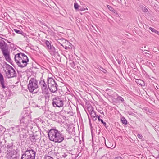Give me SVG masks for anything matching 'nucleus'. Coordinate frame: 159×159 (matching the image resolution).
I'll return each instance as SVG.
<instances>
[{
    "label": "nucleus",
    "mask_w": 159,
    "mask_h": 159,
    "mask_svg": "<svg viewBox=\"0 0 159 159\" xmlns=\"http://www.w3.org/2000/svg\"><path fill=\"white\" fill-rule=\"evenodd\" d=\"M140 7L141 9H142V10L143 12H147L148 11V10L146 7H144L142 6L141 7L140 6Z\"/></svg>",
    "instance_id": "393cba45"
},
{
    "label": "nucleus",
    "mask_w": 159,
    "mask_h": 159,
    "mask_svg": "<svg viewBox=\"0 0 159 159\" xmlns=\"http://www.w3.org/2000/svg\"><path fill=\"white\" fill-rule=\"evenodd\" d=\"M139 134H137V136H138V138H139Z\"/></svg>",
    "instance_id": "3c124183"
},
{
    "label": "nucleus",
    "mask_w": 159,
    "mask_h": 159,
    "mask_svg": "<svg viewBox=\"0 0 159 159\" xmlns=\"http://www.w3.org/2000/svg\"><path fill=\"white\" fill-rule=\"evenodd\" d=\"M102 69H101V70L104 73H106V72L107 71L106 70H105L104 69H103L102 68H101Z\"/></svg>",
    "instance_id": "e433bc0d"
},
{
    "label": "nucleus",
    "mask_w": 159,
    "mask_h": 159,
    "mask_svg": "<svg viewBox=\"0 0 159 159\" xmlns=\"http://www.w3.org/2000/svg\"><path fill=\"white\" fill-rule=\"evenodd\" d=\"M0 48L2 52L8 50L7 43L2 40H1L0 41Z\"/></svg>",
    "instance_id": "f8f14e48"
},
{
    "label": "nucleus",
    "mask_w": 159,
    "mask_h": 159,
    "mask_svg": "<svg viewBox=\"0 0 159 159\" xmlns=\"http://www.w3.org/2000/svg\"><path fill=\"white\" fill-rule=\"evenodd\" d=\"M28 87L30 92L33 93H36L38 88V81L34 78L31 79L29 81Z\"/></svg>",
    "instance_id": "7ed1b4c3"
},
{
    "label": "nucleus",
    "mask_w": 159,
    "mask_h": 159,
    "mask_svg": "<svg viewBox=\"0 0 159 159\" xmlns=\"http://www.w3.org/2000/svg\"><path fill=\"white\" fill-rule=\"evenodd\" d=\"M80 6L77 3H75L74 4V7L75 9H77Z\"/></svg>",
    "instance_id": "7c9ffc66"
},
{
    "label": "nucleus",
    "mask_w": 159,
    "mask_h": 159,
    "mask_svg": "<svg viewBox=\"0 0 159 159\" xmlns=\"http://www.w3.org/2000/svg\"><path fill=\"white\" fill-rule=\"evenodd\" d=\"M142 62V61L141 60L140 61V63H141Z\"/></svg>",
    "instance_id": "864d4df0"
},
{
    "label": "nucleus",
    "mask_w": 159,
    "mask_h": 159,
    "mask_svg": "<svg viewBox=\"0 0 159 159\" xmlns=\"http://www.w3.org/2000/svg\"><path fill=\"white\" fill-rule=\"evenodd\" d=\"M45 44L47 47V48L48 50L50 48H51L52 46L48 41H46L45 42Z\"/></svg>",
    "instance_id": "aec40b11"
},
{
    "label": "nucleus",
    "mask_w": 159,
    "mask_h": 159,
    "mask_svg": "<svg viewBox=\"0 0 159 159\" xmlns=\"http://www.w3.org/2000/svg\"><path fill=\"white\" fill-rule=\"evenodd\" d=\"M9 159H18V158L16 156H11Z\"/></svg>",
    "instance_id": "f704fd0d"
},
{
    "label": "nucleus",
    "mask_w": 159,
    "mask_h": 159,
    "mask_svg": "<svg viewBox=\"0 0 159 159\" xmlns=\"http://www.w3.org/2000/svg\"><path fill=\"white\" fill-rule=\"evenodd\" d=\"M144 48H146V46H144Z\"/></svg>",
    "instance_id": "6e6d98bb"
},
{
    "label": "nucleus",
    "mask_w": 159,
    "mask_h": 159,
    "mask_svg": "<svg viewBox=\"0 0 159 159\" xmlns=\"http://www.w3.org/2000/svg\"><path fill=\"white\" fill-rule=\"evenodd\" d=\"M114 159H123L120 157H115Z\"/></svg>",
    "instance_id": "58836bf2"
},
{
    "label": "nucleus",
    "mask_w": 159,
    "mask_h": 159,
    "mask_svg": "<svg viewBox=\"0 0 159 159\" xmlns=\"http://www.w3.org/2000/svg\"><path fill=\"white\" fill-rule=\"evenodd\" d=\"M9 151V155L11 157V156H16V155L17 152L15 150H10Z\"/></svg>",
    "instance_id": "dca6fc26"
},
{
    "label": "nucleus",
    "mask_w": 159,
    "mask_h": 159,
    "mask_svg": "<svg viewBox=\"0 0 159 159\" xmlns=\"http://www.w3.org/2000/svg\"><path fill=\"white\" fill-rule=\"evenodd\" d=\"M48 50L50 52V53L52 54H54L56 52L55 49V47L53 46L51 47V48H50Z\"/></svg>",
    "instance_id": "f3484780"
},
{
    "label": "nucleus",
    "mask_w": 159,
    "mask_h": 159,
    "mask_svg": "<svg viewBox=\"0 0 159 159\" xmlns=\"http://www.w3.org/2000/svg\"><path fill=\"white\" fill-rule=\"evenodd\" d=\"M38 120L39 121H40V122L42 121V120L41 118H39L38 119Z\"/></svg>",
    "instance_id": "8fccbe9b"
},
{
    "label": "nucleus",
    "mask_w": 159,
    "mask_h": 159,
    "mask_svg": "<svg viewBox=\"0 0 159 159\" xmlns=\"http://www.w3.org/2000/svg\"><path fill=\"white\" fill-rule=\"evenodd\" d=\"M29 61V60L28 59L24 60L23 59V60L20 61V64L17 65L20 67L23 68L27 66Z\"/></svg>",
    "instance_id": "ddd939ff"
},
{
    "label": "nucleus",
    "mask_w": 159,
    "mask_h": 159,
    "mask_svg": "<svg viewBox=\"0 0 159 159\" xmlns=\"http://www.w3.org/2000/svg\"><path fill=\"white\" fill-rule=\"evenodd\" d=\"M66 49H67L68 48H69V47L67 46L65 44H61Z\"/></svg>",
    "instance_id": "2f4dec72"
},
{
    "label": "nucleus",
    "mask_w": 159,
    "mask_h": 159,
    "mask_svg": "<svg viewBox=\"0 0 159 159\" xmlns=\"http://www.w3.org/2000/svg\"><path fill=\"white\" fill-rule=\"evenodd\" d=\"M31 115L30 112H25L19 119L20 125L14 127L13 129L19 130L20 127H25V128H27L29 127L30 122H31Z\"/></svg>",
    "instance_id": "f03ea898"
},
{
    "label": "nucleus",
    "mask_w": 159,
    "mask_h": 159,
    "mask_svg": "<svg viewBox=\"0 0 159 159\" xmlns=\"http://www.w3.org/2000/svg\"><path fill=\"white\" fill-rule=\"evenodd\" d=\"M149 30H151L152 32H154L157 34H159V32L156 30L155 29L152 28L151 27H149Z\"/></svg>",
    "instance_id": "5701e85b"
},
{
    "label": "nucleus",
    "mask_w": 159,
    "mask_h": 159,
    "mask_svg": "<svg viewBox=\"0 0 159 159\" xmlns=\"http://www.w3.org/2000/svg\"><path fill=\"white\" fill-rule=\"evenodd\" d=\"M39 139L38 136L37 135H33V136L30 137V139L33 142H36V140Z\"/></svg>",
    "instance_id": "2eb2a0df"
},
{
    "label": "nucleus",
    "mask_w": 159,
    "mask_h": 159,
    "mask_svg": "<svg viewBox=\"0 0 159 159\" xmlns=\"http://www.w3.org/2000/svg\"><path fill=\"white\" fill-rule=\"evenodd\" d=\"M90 115H91L92 118L93 120H97V116L98 115H96L95 111Z\"/></svg>",
    "instance_id": "6ab92c4d"
},
{
    "label": "nucleus",
    "mask_w": 159,
    "mask_h": 159,
    "mask_svg": "<svg viewBox=\"0 0 159 159\" xmlns=\"http://www.w3.org/2000/svg\"><path fill=\"white\" fill-rule=\"evenodd\" d=\"M103 124V125L106 127V123L105 122H104L103 121L102 122Z\"/></svg>",
    "instance_id": "79ce46f5"
},
{
    "label": "nucleus",
    "mask_w": 159,
    "mask_h": 159,
    "mask_svg": "<svg viewBox=\"0 0 159 159\" xmlns=\"http://www.w3.org/2000/svg\"><path fill=\"white\" fill-rule=\"evenodd\" d=\"M107 7L111 11H113L114 9L111 6L109 5H107Z\"/></svg>",
    "instance_id": "c85d7f7f"
},
{
    "label": "nucleus",
    "mask_w": 159,
    "mask_h": 159,
    "mask_svg": "<svg viewBox=\"0 0 159 159\" xmlns=\"http://www.w3.org/2000/svg\"><path fill=\"white\" fill-rule=\"evenodd\" d=\"M101 114L104 115V112H102V113H101Z\"/></svg>",
    "instance_id": "603ef678"
},
{
    "label": "nucleus",
    "mask_w": 159,
    "mask_h": 159,
    "mask_svg": "<svg viewBox=\"0 0 159 159\" xmlns=\"http://www.w3.org/2000/svg\"><path fill=\"white\" fill-rule=\"evenodd\" d=\"M63 40H64L65 41V43H66V44H70V43L69 42H68L65 39H63Z\"/></svg>",
    "instance_id": "4c0bfd02"
},
{
    "label": "nucleus",
    "mask_w": 159,
    "mask_h": 159,
    "mask_svg": "<svg viewBox=\"0 0 159 159\" xmlns=\"http://www.w3.org/2000/svg\"><path fill=\"white\" fill-rule=\"evenodd\" d=\"M97 118L99 121H101V122H103L102 119H100V115L97 116Z\"/></svg>",
    "instance_id": "72a5a7b5"
},
{
    "label": "nucleus",
    "mask_w": 159,
    "mask_h": 159,
    "mask_svg": "<svg viewBox=\"0 0 159 159\" xmlns=\"http://www.w3.org/2000/svg\"><path fill=\"white\" fill-rule=\"evenodd\" d=\"M89 124H90V126H91V125H92V124L91 123V121H90V119H89Z\"/></svg>",
    "instance_id": "a18cd8bd"
},
{
    "label": "nucleus",
    "mask_w": 159,
    "mask_h": 159,
    "mask_svg": "<svg viewBox=\"0 0 159 159\" xmlns=\"http://www.w3.org/2000/svg\"><path fill=\"white\" fill-rule=\"evenodd\" d=\"M39 83L42 92L47 95H49V93L47 88V84L44 79H41L39 82Z\"/></svg>",
    "instance_id": "1a4fd4ad"
},
{
    "label": "nucleus",
    "mask_w": 159,
    "mask_h": 159,
    "mask_svg": "<svg viewBox=\"0 0 159 159\" xmlns=\"http://www.w3.org/2000/svg\"><path fill=\"white\" fill-rule=\"evenodd\" d=\"M141 69L142 72L144 74V72H145V71L144 70H143V68L142 67H141Z\"/></svg>",
    "instance_id": "49530a36"
},
{
    "label": "nucleus",
    "mask_w": 159,
    "mask_h": 159,
    "mask_svg": "<svg viewBox=\"0 0 159 159\" xmlns=\"http://www.w3.org/2000/svg\"><path fill=\"white\" fill-rule=\"evenodd\" d=\"M135 81H136V82L137 83L139 84V80L136 79Z\"/></svg>",
    "instance_id": "37998d69"
},
{
    "label": "nucleus",
    "mask_w": 159,
    "mask_h": 159,
    "mask_svg": "<svg viewBox=\"0 0 159 159\" xmlns=\"http://www.w3.org/2000/svg\"><path fill=\"white\" fill-rule=\"evenodd\" d=\"M48 135L50 140L55 143H60L64 139L63 134L60 131L55 129L48 130Z\"/></svg>",
    "instance_id": "f257e3e1"
},
{
    "label": "nucleus",
    "mask_w": 159,
    "mask_h": 159,
    "mask_svg": "<svg viewBox=\"0 0 159 159\" xmlns=\"http://www.w3.org/2000/svg\"><path fill=\"white\" fill-rule=\"evenodd\" d=\"M121 120L122 121V123H123V124H127V121L125 118H123L121 119Z\"/></svg>",
    "instance_id": "bb28decb"
},
{
    "label": "nucleus",
    "mask_w": 159,
    "mask_h": 159,
    "mask_svg": "<svg viewBox=\"0 0 159 159\" xmlns=\"http://www.w3.org/2000/svg\"><path fill=\"white\" fill-rule=\"evenodd\" d=\"M5 60L11 64L12 61L10 56V52L8 50L2 52Z\"/></svg>",
    "instance_id": "9b49d317"
},
{
    "label": "nucleus",
    "mask_w": 159,
    "mask_h": 159,
    "mask_svg": "<svg viewBox=\"0 0 159 159\" xmlns=\"http://www.w3.org/2000/svg\"><path fill=\"white\" fill-rule=\"evenodd\" d=\"M140 85H141L142 86H144L145 85L144 82L140 79Z\"/></svg>",
    "instance_id": "cd10ccee"
},
{
    "label": "nucleus",
    "mask_w": 159,
    "mask_h": 159,
    "mask_svg": "<svg viewBox=\"0 0 159 159\" xmlns=\"http://www.w3.org/2000/svg\"><path fill=\"white\" fill-rule=\"evenodd\" d=\"M5 39V40L7 41V40H6V39Z\"/></svg>",
    "instance_id": "5fc2aeb1"
},
{
    "label": "nucleus",
    "mask_w": 159,
    "mask_h": 159,
    "mask_svg": "<svg viewBox=\"0 0 159 159\" xmlns=\"http://www.w3.org/2000/svg\"><path fill=\"white\" fill-rule=\"evenodd\" d=\"M47 81L48 86L50 91L52 93H56L58 85L55 80L52 77H48Z\"/></svg>",
    "instance_id": "20e7f679"
},
{
    "label": "nucleus",
    "mask_w": 159,
    "mask_h": 159,
    "mask_svg": "<svg viewBox=\"0 0 159 159\" xmlns=\"http://www.w3.org/2000/svg\"><path fill=\"white\" fill-rule=\"evenodd\" d=\"M140 50L141 52L140 51V53H141V54H143V55L145 56V55L147 53L146 52L148 51L145 49H140Z\"/></svg>",
    "instance_id": "b1692460"
},
{
    "label": "nucleus",
    "mask_w": 159,
    "mask_h": 159,
    "mask_svg": "<svg viewBox=\"0 0 159 159\" xmlns=\"http://www.w3.org/2000/svg\"><path fill=\"white\" fill-rule=\"evenodd\" d=\"M35 155L36 152L33 150L27 149L22 155L21 159H35Z\"/></svg>",
    "instance_id": "39448f33"
},
{
    "label": "nucleus",
    "mask_w": 159,
    "mask_h": 159,
    "mask_svg": "<svg viewBox=\"0 0 159 159\" xmlns=\"http://www.w3.org/2000/svg\"><path fill=\"white\" fill-rule=\"evenodd\" d=\"M14 30L16 33L21 34L24 37L26 35L21 30H19L17 29H14Z\"/></svg>",
    "instance_id": "a211bd4d"
},
{
    "label": "nucleus",
    "mask_w": 159,
    "mask_h": 159,
    "mask_svg": "<svg viewBox=\"0 0 159 159\" xmlns=\"http://www.w3.org/2000/svg\"><path fill=\"white\" fill-rule=\"evenodd\" d=\"M70 64L71 65V66L72 67H73V68H74V66H75V63H74V62L72 61L71 63H70Z\"/></svg>",
    "instance_id": "c9c22d12"
},
{
    "label": "nucleus",
    "mask_w": 159,
    "mask_h": 159,
    "mask_svg": "<svg viewBox=\"0 0 159 159\" xmlns=\"http://www.w3.org/2000/svg\"><path fill=\"white\" fill-rule=\"evenodd\" d=\"M26 129L25 127H20L19 130H15L17 132H20V136L21 138H26L27 136L26 133L27 130Z\"/></svg>",
    "instance_id": "9d476101"
},
{
    "label": "nucleus",
    "mask_w": 159,
    "mask_h": 159,
    "mask_svg": "<svg viewBox=\"0 0 159 159\" xmlns=\"http://www.w3.org/2000/svg\"><path fill=\"white\" fill-rule=\"evenodd\" d=\"M144 110L146 111L147 110V108H144Z\"/></svg>",
    "instance_id": "09e8293b"
},
{
    "label": "nucleus",
    "mask_w": 159,
    "mask_h": 159,
    "mask_svg": "<svg viewBox=\"0 0 159 159\" xmlns=\"http://www.w3.org/2000/svg\"><path fill=\"white\" fill-rule=\"evenodd\" d=\"M116 99L118 101L120 102H123L124 101V99L120 96H118Z\"/></svg>",
    "instance_id": "a878e982"
},
{
    "label": "nucleus",
    "mask_w": 159,
    "mask_h": 159,
    "mask_svg": "<svg viewBox=\"0 0 159 159\" xmlns=\"http://www.w3.org/2000/svg\"><path fill=\"white\" fill-rule=\"evenodd\" d=\"M4 83L5 81L3 76L2 74L0 72V84L3 89H5L6 87V86L5 85Z\"/></svg>",
    "instance_id": "4468645a"
},
{
    "label": "nucleus",
    "mask_w": 159,
    "mask_h": 159,
    "mask_svg": "<svg viewBox=\"0 0 159 159\" xmlns=\"http://www.w3.org/2000/svg\"><path fill=\"white\" fill-rule=\"evenodd\" d=\"M14 59L17 65H20V61L23 60V59H26L28 58L27 56L24 54L20 53L15 55Z\"/></svg>",
    "instance_id": "6e6552de"
},
{
    "label": "nucleus",
    "mask_w": 159,
    "mask_h": 159,
    "mask_svg": "<svg viewBox=\"0 0 159 159\" xmlns=\"http://www.w3.org/2000/svg\"><path fill=\"white\" fill-rule=\"evenodd\" d=\"M150 54L147 53L145 55V56L148 57H149L150 56Z\"/></svg>",
    "instance_id": "a19ab883"
},
{
    "label": "nucleus",
    "mask_w": 159,
    "mask_h": 159,
    "mask_svg": "<svg viewBox=\"0 0 159 159\" xmlns=\"http://www.w3.org/2000/svg\"><path fill=\"white\" fill-rule=\"evenodd\" d=\"M5 68L7 70L6 72L7 76L8 78L14 77L16 76V74L14 69L10 65L6 64Z\"/></svg>",
    "instance_id": "423d86ee"
},
{
    "label": "nucleus",
    "mask_w": 159,
    "mask_h": 159,
    "mask_svg": "<svg viewBox=\"0 0 159 159\" xmlns=\"http://www.w3.org/2000/svg\"><path fill=\"white\" fill-rule=\"evenodd\" d=\"M141 159H146L145 158V157L144 156L143 157V156H142V157H141Z\"/></svg>",
    "instance_id": "de8ad7c7"
},
{
    "label": "nucleus",
    "mask_w": 159,
    "mask_h": 159,
    "mask_svg": "<svg viewBox=\"0 0 159 159\" xmlns=\"http://www.w3.org/2000/svg\"><path fill=\"white\" fill-rule=\"evenodd\" d=\"M52 104L53 106L55 107H62L64 105V101L61 98L55 97L53 98Z\"/></svg>",
    "instance_id": "0eeeda50"
},
{
    "label": "nucleus",
    "mask_w": 159,
    "mask_h": 159,
    "mask_svg": "<svg viewBox=\"0 0 159 159\" xmlns=\"http://www.w3.org/2000/svg\"><path fill=\"white\" fill-rule=\"evenodd\" d=\"M86 10H88V8L86 7V8L81 7L79 9V10L81 11H83Z\"/></svg>",
    "instance_id": "473e14b6"
},
{
    "label": "nucleus",
    "mask_w": 159,
    "mask_h": 159,
    "mask_svg": "<svg viewBox=\"0 0 159 159\" xmlns=\"http://www.w3.org/2000/svg\"><path fill=\"white\" fill-rule=\"evenodd\" d=\"M44 159H53L52 157L48 155H45L44 157Z\"/></svg>",
    "instance_id": "c756f323"
},
{
    "label": "nucleus",
    "mask_w": 159,
    "mask_h": 159,
    "mask_svg": "<svg viewBox=\"0 0 159 159\" xmlns=\"http://www.w3.org/2000/svg\"><path fill=\"white\" fill-rule=\"evenodd\" d=\"M88 110L89 113L90 114L94 111V110L93 107H89L88 108Z\"/></svg>",
    "instance_id": "412c9836"
},
{
    "label": "nucleus",
    "mask_w": 159,
    "mask_h": 159,
    "mask_svg": "<svg viewBox=\"0 0 159 159\" xmlns=\"http://www.w3.org/2000/svg\"><path fill=\"white\" fill-rule=\"evenodd\" d=\"M139 137H140V139H141V140L143 141L144 140V138H143V136L142 135H140Z\"/></svg>",
    "instance_id": "ea45409f"
},
{
    "label": "nucleus",
    "mask_w": 159,
    "mask_h": 159,
    "mask_svg": "<svg viewBox=\"0 0 159 159\" xmlns=\"http://www.w3.org/2000/svg\"><path fill=\"white\" fill-rule=\"evenodd\" d=\"M67 155L66 154H64V155H63L62 156L64 157L65 158L67 156Z\"/></svg>",
    "instance_id": "c03bdc74"
},
{
    "label": "nucleus",
    "mask_w": 159,
    "mask_h": 159,
    "mask_svg": "<svg viewBox=\"0 0 159 159\" xmlns=\"http://www.w3.org/2000/svg\"><path fill=\"white\" fill-rule=\"evenodd\" d=\"M7 149L9 150V151H10V150H11L13 148V144L11 143L7 145Z\"/></svg>",
    "instance_id": "4be33fe9"
}]
</instances>
